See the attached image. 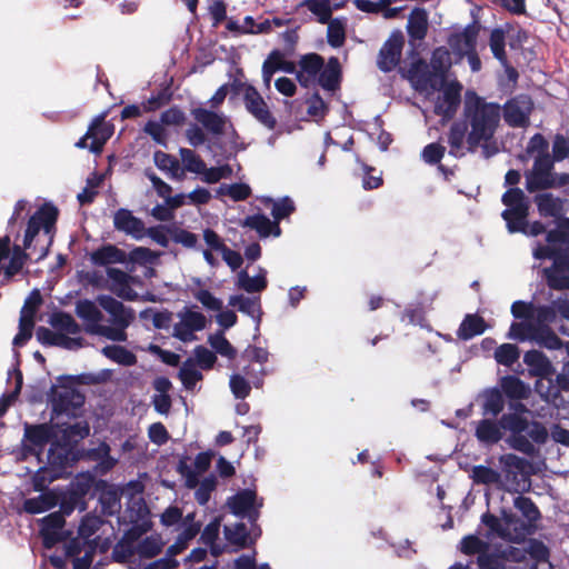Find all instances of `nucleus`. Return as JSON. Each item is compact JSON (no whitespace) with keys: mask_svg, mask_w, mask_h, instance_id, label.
I'll list each match as a JSON object with an SVG mask.
<instances>
[{"mask_svg":"<svg viewBox=\"0 0 569 569\" xmlns=\"http://www.w3.org/2000/svg\"><path fill=\"white\" fill-rule=\"evenodd\" d=\"M501 119V106L488 102L475 91H467L465 96L462 121L453 122L448 132L449 153L456 158L465 156L461 151L466 141V150L476 153L481 150L483 159H490L499 153L500 149L496 132Z\"/></svg>","mask_w":569,"mask_h":569,"instance_id":"nucleus-1","label":"nucleus"},{"mask_svg":"<svg viewBox=\"0 0 569 569\" xmlns=\"http://www.w3.org/2000/svg\"><path fill=\"white\" fill-rule=\"evenodd\" d=\"M509 408L512 412L501 415L502 427L509 432L506 442L516 451L529 457L535 456L536 445H543L548 440L549 433L546 426L523 416L529 412V409L521 400H510Z\"/></svg>","mask_w":569,"mask_h":569,"instance_id":"nucleus-2","label":"nucleus"},{"mask_svg":"<svg viewBox=\"0 0 569 569\" xmlns=\"http://www.w3.org/2000/svg\"><path fill=\"white\" fill-rule=\"evenodd\" d=\"M58 217V208L52 203L46 202L29 218L23 237L24 248L37 251V246H33L32 242L41 230L48 237L47 243L39 249L36 261H40L48 256L49 248L53 241Z\"/></svg>","mask_w":569,"mask_h":569,"instance_id":"nucleus-3","label":"nucleus"},{"mask_svg":"<svg viewBox=\"0 0 569 569\" xmlns=\"http://www.w3.org/2000/svg\"><path fill=\"white\" fill-rule=\"evenodd\" d=\"M533 200L541 217L553 218L555 228L547 232V242L569 243V217L563 214V200L549 192L538 193Z\"/></svg>","mask_w":569,"mask_h":569,"instance_id":"nucleus-4","label":"nucleus"},{"mask_svg":"<svg viewBox=\"0 0 569 569\" xmlns=\"http://www.w3.org/2000/svg\"><path fill=\"white\" fill-rule=\"evenodd\" d=\"M513 507L521 517H518L511 509H508L506 521L513 523V531L517 532L518 539L523 541L527 536L536 530L537 523L541 519V512L531 498L522 495H518L513 499Z\"/></svg>","mask_w":569,"mask_h":569,"instance_id":"nucleus-5","label":"nucleus"},{"mask_svg":"<svg viewBox=\"0 0 569 569\" xmlns=\"http://www.w3.org/2000/svg\"><path fill=\"white\" fill-rule=\"evenodd\" d=\"M499 461L502 466L503 485H509V491L519 492L530 488L529 471L530 462L515 453L500 456Z\"/></svg>","mask_w":569,"mask_h":569,"instance_id":"nucleus-6","label":"nucleus"},{"mask_svg":"<svg viewBox=\"0 0 569 569\" xmlns=\"http://www.w3.org/2000/svg\"><path fill=\"white\" fill-rule=\"evenodd\" d=\"M233 87H243V104L248 113L268 130H274L277 118L257 88L246 83H234Z\"/></svg>","mask_w":569,"mask_h":569,"instance_id":"nucleus-7","label":"nucleus"},{"mask_svg":"<svg viewBox=\"0 0 569 569\" xmlns=\"http://www.w3.org/2000/svg\"><path fill=\"white\" fill-rule=\"evenodd\" d=\"M412 88L418 92L440 90V81L435 78L429 63L421 57H417L402 73Z\"/></svg>","mask_w":569,"mask_h":569,"instance_id":"nucleus-8","label":"nucleus"},{"mask_svg":"<svg viewBox=\"0 0 569 569\" xmlns=\"http://www.w3.org/2000/svg\"><path fill=\"white\" fill-rule=\"evenodd\" d=\"M403 46L405 36L402 31L399 29L393 30L378 52V69L386 73L395 70L401 61Z\"/></svg>","mask_w":569,"mask_h":569,"instance_id":"nucleus-9","label":"nucleus"},{"mask_svg":"<svg viewBox=\"0 0 569 569\" xmlns=\"http://www.w3.org/2000/svg\"><path fill=\"white\" fill-rule=\"evenodd\" d=\"M505 122L511 128H526L530 122L533 101L528 94H519L506 101L501 108Z\"/></svg>","mask_w":569,"mask_h":569,"instance_id":"nucleus-10","label":"nucleus"},{"mask_svg":"<svg viewBox=\"0 0 569 569\" xmlns=\"http://www.w3.org/2000/svg\"><path fill=\"white\" fill-rule=\"evenodd\" d=\"M52 410L57 415H76V411L84 405V396L74 388L58 389L51 386L48 392Z\"/></svg>","mask_w":569,"mask_h":569,"instance_id":"nucleus-11","label":"nucleus"},{"mask_svg":"<svg viewBox=\"0 0 569 569\" xmlns=\"http://www.w3.org/2000/svg\"><path fill=\"white\" fill-rule=\"evenodd\" d=\"M508 509L502 508L500 517L487 511L481 516V525L487 528V531L482 535L486 539L491 540L493 538H500L510 542H520L517 532L513 531V523L506 521Z\"/></svg>","mask_w":569,"mask_h":569,"instance_id":"nucleus-12","label":"nucleus"},{"mask_svg":"<svg viewBox=\"0 0 569 569\" xmlns=\"http://www.w3.org/2000/svg\"><path fill=\"white\" fill-rule=\"evenodd\" d=\"M569 157V139L557 133L552 140V153L537 154L531 170L553 172L555 162L563 161Z\"/></svg>","mask_w":569,"mask_h":569,"instance_id":"nucleus-13","label":"nucleus"},{"mask_svg":"<svg viewBox=\"0 0 569 569\" xmlns=\"http://www.w3.org/2000/svg\"><path fill=\"white\" fill-rule=\"evenodd\" d=\"M532 254L537 260H552L553 263L551 268L569 271V243H537Z\"/></svg>","mask_w":569,"mask_h":569,"instance_id":"nucleus-14","label":"nucleus"},{"mask_svg":"<svg viewBox=\"0 0 569 569\" xmlns=\"http://www.w3.org/2000/svg\"><path fill=\"white\" fill-rule=\"evenodd\" d=\"M406 30L412 47L411 56H418L416 47L426 39L429 31V14L425 8L416 7L408 16Z\"/></svg>","mask_w":569,"mask_h":569,"instance_id":"nucleus-15","label":"nucleus"},{"mask_svg":"<svg viewBox=\"0 0 569 569\" xmlns=\"http://www.w3.org/2000/svg\"><path fill=\"white\" fill-rule=\"evenodd\" d=\"M54 438L56 432L53 426L50 423H24V440L32 446L29 447L24 445V449L31 453H36L38 457L41 455L46 445L51 442Z\"/></svg>","mask_w":569,"mask_h":569,"instance_id":"nucleus-16","label":"nucleus"},{"mask_svg":"<svg viewBox=\"0 0 569 569\" xmlns=\"http://www.w3.org/2000/svg\"><path fill=\"white\" fill-rule=\"evenodd\" d=\"M462 86L459 82H452L443 88L441 96H438L433 112L446 120L455 117L461 102Z\"/></svg>","mask_w":569,"mask_h":569,"instance_id":"nucleus-17","label":"nucleus"},{"mask_svg":"<svg viewBox=\"0 0 569 569\" xmlns=\"http://www.w3.org/2000/svg\"><path fill=\"white\" fill-rule=\"evenodd\" d=\"M559 313L563 319L569 320V300L567 297H559L551 305H542L533 308L536 325L549 326L553 323Z\"/></svg>","mask_w":569,"mask_h":569,"instance_id":"nucleus-18","label":"nucleus"},{"mask_svg":"<svg viewBox=\"0 0 569 569\" xmlns=\"http://www.w3.org/2000/svg\"><path fill=\"white\" fill-rule=\"evenodd\" d=\"M325 66L322 56L311 52L301 56L297 80L303 88H309Z\"/></svg>","mask_w":569,"mask_h":569,"instance_id":"nucleus-19","label":"nucleus"},{"mask_svg":"<svg viewBox=\"0 0 569 569\" xmlns=\"http://www.w3.org/2000/svg\"><path fill=\"white\" fill-rule=\"evenodd\" d=\"M100 307L111 316L113 325L128 327L134 318L131 308H127L121 301L108 295H100L97 298Z\"/></svg>","mask_w":569,"mask_h":569,"instance_id":"nucleus-20","label":"nucleus"},{"mask_svg":"<svg viewBox=\"0 0 569 569\" xmlns=\"http://www.w3.org/2000/svg\"><path fill=\"white\" fill-rule=\"evenodd\" d=\"M523 362L528 366L530 375L538 378L537 381H543L556 375L555 367L542 351L532 349L525 352Z\"/></svg>","mask_w":569,"mask_h":569,"instance_id":"nucleus-21","label":"nucleus"},{"mask_svg":"<svg viewBox=\"0 0 569 569\" xmlns=\"http://www.w3.org/2000/svg\"><path fill=\"white\" fill-rule=\"evenodd\" d=\"M191 114L206 131L217 137L224 133L226 126L229 122L223 113L201 107L193 109Z\"/></svg>","mask_w":569,"mask_h":569,"instance_id":"nucleus-22","label":"nucleus"},{"mask_svg":"<svg viewBox=\"0 0 569 569\" xmlns=\"http://www.w3.org/2000/svg\"><path fill=\"white\" fill-rule=\"evenodd\" d=\"M113 227L116 230L130 234L134 239H141L146 231L143 221L124 208H120L114 212Z\"/></svg>","mask_w":569,"mask_h":569,"instance_id":"nucleus-23","label":"nucleus"},{"mask_svg":"<svg viewBox=\"0 0 569 569\" xmlns=\"http://www.w3.org/2000/svg\"><path fill=\"white\" fill-rule=\"evenodd\" d=\"M503 430L501 418H483L476 423L475 437L481 445L493 446L503 438Z\"/></svg>","mask_w":569,"mask_h":569,"instance_id":"nucleus-24","label":"nucleus"},{"mask_svg":"<svg viewBox=\"0 0 569 569\" xmlns=\"http://www.w3.org/2000/svg\"><path fill=\"white\" fill-rule=\"evenodd\" d=\"M483 417L497 418L505 408V396L497 387L483 389L477 397Z\"/></svg>","mask_w":569,"mask_h":569,"instance_id":"nucleus-25","label":"nucleus"},{"mask_svg":"<svg viewBox=\"0 0 569 569\" xmlns=\"http://www.w3.org/2000/svg\"><path fill=\"white\" fill-rule=\"evenodd\" d=\"M48 466L63 476L66 469L76 460L72 449L58 440L52 441L47 455Z\"/></svg>","mask_w":569,"mask_h":569,"instance_id":"nucleus-26","label":"nucleus"},{"mask_svg":"<svg viewBox=\"0 0 569 569\" xmlns=\"http://www.w3.org/2000/svg\"><path fill=\"white\" fill-rule=\"evenodd\" d=\"M341 80L342 70L339 59L330 57L318 74V83L322 89L335 92L340 88Z\"/></svg>","mask_w":569,"mask_h":569,"instance_id":"nucleus-27","label":"nucleus"},{"mask_svg":"<svg viewBox=\"0 0 569 569\" xmlns=\"http://www.w3.org/2000/svg\"><path fill=\"white\" fill-rule=\"evenodd\" d=\"M480 29V23L476 20L472 21L471 23L467 24L461 32L450 36V46L456 49H465V51L468 53H475Z\"/></svg>","mask_w":569,"mask_h":569,"instance_id":"nucleus-28","label":"nucleus"},{"mask_svg":"<svg viewBox=\"0 0 569 569\" xmlns=\"http://www.w3.org/2000/svg\"><path fill=\"white\" fill-rule=\"evenodd\" d=\"M106 113H102L93 119L87 130V137H91L89 150L94 153L101 152L104 143L112 136V129L107 126Z\"/></svg>","mask_w":569,"mask_h":569,"instance_id":"nucleus-29","label":"nucleus"},{"mask_svg":"<svg viewBox=\"0 0 569 569\" xmlns=\"http://www.w3.org/2000/svg\"><path fill=\"white\" fill-rule=\"evenodd\" d=\"M241 226L256 230L261 238L280 237L281 234L280 226L262 213L247 216L241 221Z\"/></svg>","mask_w":569,"mask_h":569,"instance_id":"nucleus-30","label":"nucleus"},{"mask_svg":"<svg viewBox=\"0 0 569 569\" xmlns=\"http://www.w3.org/2000/svg\"><path fill=\"white\" fill-rule=\"evenodd\" d=\"M513 30V23L506 22L502 27L491 30L489 36V47L492 56L502 64L507 66L508 56L506 52V34Z\"/></svg>","mask_w":569,"mask_h":569,"instance_id":"nucleus-31","label":"nucleus"},{"mask_svg":"<svg viewBox=\"0 0 569 569\" xmlns=\"http://www.w3.org/2000/svg\"><path fill=\"white\" fill-rule=\"evenodd\" d=\"M546 380L547 390L543 389V381H536L535 385L536 391L546 400L558 398L561 391H569V375L563 370L556 375L555 380L553 377L546 378Z\"/></svg>","mask_w":569,"mask_h":569,"instance_id":"nucleus-32","label":"nucleus"},{"mask_svg":"<svg viewBox=\"0 0 569 569\" xmlns=\"http://www.w3.org/2000/svg\"><path fill=\"white\" fill-rule=\"evenodd\" d=\"M224 539L233 547L232 551H238L251 547L254 541L250 537V532L243 522L234 525H226L223 527Z\"/></svg>","mask_w":569,"mask_h":569,"instance_id":"nucleus-33","label":"nucleus"},{"mask_svg":"<svg viewBox=\"0 0 569 569\" xmlns=\"http://www.w3.org/2000/svg\"><path fill=\"white\" fill-rule=\"evenodd\" d=\"M257 503V493L251 489H243L228 499V507L237 517H246Z\"/></svg>","mask_w":569,"mask_h":569,"instance_id":"nucleus-34","label":"nucleus"},{"mask_svg":"<svg viewBox=\"0 0 569 569\" xmlns=\"http://www.w3.org/2000/svg\"><path fill=\"white\" fill-rule=\"evenodd\" d=\"M509 400H523L530 395V388L520 378L513 375L503 376L500 379V388Z\"/></svg>","mask_w":569,"mask_h":569,"instance_id":"nucleus-35","label":"nucleus"},{"mask_svg":"<svg viewBox=\"0 0 569 569\" xmlns=\"http://www.w3.org/2000/svg\"><path fill=\"white\" fill-rule=\"evenodd\" d=\"M77 316L84 321V331L89 333L90 327H100L103 315L91 300H79L76 305Z\"/></svg>","mask_w":569,"mask_h":569,"instance_id":"nucleus-36","label":"nucleus"},{"mask_svg":"<svg viewBox=\"0 0 569 569\" xmlns=\"http://www.w3.org/2000/svg\"><path fill=\"white\" fill-rule=\"evenodd\" d=\"M486 329L487 323L482 317L469 313L466 315V317L461 321L457 330V337L462 341H467L476 336L482 335L486 331Z\"/></svg>","mask_w":569,"mask_h":569,"instance_id":"nucleus-37","label":"nucleus"},{"mask_svg":"<svg viewBox=\"0 0 569 569\" xmlns=\"http://www.w3.org/2000/svg\"><path fill=\"white\" fill-rule=\"evenodd\" d=\"M11 251V258L9 260V263L4 267L3 273L6 279H11L13 276L19 273L28 259L30 258V254L33 253L32 249H26L24 244H13Z\"/></svg>","mask_w":569,"mask_h":569,"instance_id":"nucleus-38","label":"nucleus"},{"mask_svg":"<svg viewBox=\"0 0 569 569\" xmlns=\"http://www.w3.org/2000/svg\"><path fill=\"white\" fill-rule=\"evenodd\" d=\"M470 478L476 485L496 486L498 488L503 487L502 475L488 466H473Z\"/></svg>","mask_w":569,"mask_h":569,"instance_id":"nucleus-39","label":"nucleus"},{"mask_svg":"<svg viewBox=\"0 0 569 569\" xmlns=\"http://www.w3.org/2000/svg\"><path fill=\"white\" fill-rule=\"evenodd\" d=\"M124 252L112 244H106L94 250L91 256V262L96 266H107L114 262L124 261Z\"/></svg>","mask_w":569,"mask_h":569,"instance_id":"nucleus-40","label":"nucleus"},{"mask_svg":"<svg viewBox=\"0 0 569 569\" xmlns=\"http://www.w3.org/2000/svg\"><path fill=\"white\" fill-rule=\"evenodd\" d=\"M153 161L160 170L169 172L171 178L177 180L184 178V170L176 157L158 150L153 153Z\"/></svg>","mask_w":569,"mask_h":569,"instance_id":"nucleus-41","label":"nucleus"},{"mask_svg":"<svg viewBox=\"0 0 569 569\" xmlns=\"http://www.w3.org/2000/svg\"><path fill=\"white\" fill-rule=\"evenodd\" d=\"M480 530H478L477 533L462 537L459 550L466 556L479 557L483 551L490 549V540L480 538Z\"/></svg>","mask_w":569,"mask_h":569,"instance_id":"nucleus-42","label":"nucleus"},{"mask_svg":"<svg viewBox=\"0 0 569 569\" xmlns=\"http://www.w3.org/2000/svg\"><path fill=\"white\" fill-rule=\"evenodd\" d=\"M530 208H511L501 212L502 219L506 221L507 229L510 233L523 231L529 216Z\"/></svg>","mask_w":569,"mask_h":569,"instance_id":"nucleus-43","label":"nucleus"},{"mask_svg":"<svg viewBox=\"0 0 569 569\" xmlns=\"http://www.w3.org/2000/svg\"><path fill=\"white\" fill-rule=\"evenodd\" d=\"M526 189L529 192L553 189V172L530 170L526 172Z\"/></svg>","mask_w":569,"mask_h":569,"instance_id":"nucleus-44","label":"nucleus"},{"mask_svg":"<svg viewBox=\"0 0 569 569\" xmlns=\"http://www.w3.org/2000/svg\"><path fill=\"white\" fill-rule=\"evenodd\" d=\"M237 286L248 293L263 291L268 286L264 270L261 269V273L257 274L256 277H250L247 270H241L238 273Z\"/></svg>","mask_w":569,"mask_h":569,"instance_id":"nucleus-45","label":"nucleus"},{"mask_svg":"<svg viewBox=\"0 0 569 569\" xmlns=\"http://www.w3.org/2000/svg\"><path fill=\"white\" fill-rule=\"evenodd\" d=\"M448 51L442 48L433 50L430 59V69L435 72V78L439 79L440 87L442 88L446 82L447 73L450 68V62L447 60Z\"/></svg>","mask_w":569,"mask_h":569,"instance_id":"nucleus-46","label":"nucleus"},{"mask_svg":"<svg viewBox=\"0 0 569 569\" xmlns=\"http://www.w3.org/2000/svg\"><path fill=\"white\" fill-rule=\"evenodd\" d=\"M49 322L54 329L61 331V333L78 335L81 332V326L70 313L64 311L53 312Z\"/></svg>","mask_w":569,"mask_h":569,"instance_id":"nucleus-47","label":"nucleus"},{"mask_svg":"<svg viewBox=\"0 0 569 569\" xmlns=\"http://www.w3.org/2000/svg\"><path fill=\"white\" fill-rule=\"evenodd\" d=\"M261 201L266 206L272 204L271 214L273 217V221L277 222L278 224L282 219L288 218L296 211L295 202L289 197H283L278 201H274L272 198L266 197Z\"/></svg>","mask_w":569,"mask_h":569,"instance_id":"nucleus-48","label":"nucleus"},{"mask_svg":"<svg viewBox=\"0 0 569 569\" xmlns=\"http://www.w3.org/2000/svg\"><path fill=\"white\" fill-rule=\"evenodd\" d=\"M102 355L122 366L130 367L137 363L136 355L122 346H106L102 348Z\"/></svg>","mask_w":569,"mask_h":569,"instance_id":"nucleus-49","label":"nucleus"},{"mask_svg":"<svg viewBox=\"0 0 569 569\" xmlns=\"http://www.w3.org/2000/svg\"><path fill=\"white\" fill-rule=\"evenodd\" d=\"M533 342L549 350H558L562 347V340L549 326H540L535 332Z\"/></svg>","mask_w":569,"mask_h":569,"instance_id":"nucleus-50","label":"nucleus"},{"mask_svg":"<svg viewBox=\"0 0 569 569\" xmlns=\"http://www.w3.org/2000/svg\"><path fill=\"white\" fill-rule=\"evenodd\" d=\"M229 306L237 307L240 312L250 317L261 313L260 297H246L243 295H234L229 298Z\"/></svg>","mask_w":569,"mask_h":569,"instance_id":"nucleus-51","label":"nucleus"},{"mask_svg":"<svg viewBox=\"0 0 569 569\" xmlns=\"http://www.w3.org/2000/svg\"><path fill=\"white\" fill-rule=\"evenodd\" d=\"M538 325L530 321H515L511 323L508 338L520 342L532 341Z\"/></svg>","mask_w":569,"mask_h":569,"instance_id":"nucleus-52","label":"nucleus"},{"mask_svg":"<svg viewBox=\"0 0 569 569\" xmlns=\"http://www.w3.org/2000/svg\"><path fill=\"white\" fill-rule=\"evenodd\" d=\"M300 7H307L321 24L331 20L332 8L329 0H302Z\"/></svg>","mask_w":569,"mask_h":569,"instance_id":"nucleus-53","label":"nucleus"},{"mask_svg":"<svg viewBox=\"0 0 569 569\" xmlns=\"http://www.w3.org/2000/svg\"><path fill=\"white\" fill-rule=\"evenodd\" d=\"M208 342L214 350V353H219L220 356L226 357L228 359L236 358L237 350L224 337L223 331H218L213 335H210L208 338Z\"/></svg>","mask_w":569,"mask_h":569,"instance_id":"nucleus-54","label":"nucleus"},{"mask_svg":"<svg viewBox=\"0 0 569 569\" xmlns=\"http://www.w3.org/2000/svg\"><path fill=\"white\" fill-rule=\"evenodd\" d=\"M477 566L479 569H507L502 562L501 553L499 548H493L483 551L477 557Z\"/></svg>","mask_w":569,"mask_h":569,"instance_id":"nucleus-55","label":"nucleus"},{"mask_svg":"<svg viewBox=\"0 0 569 569\" xmlns=\"http://www.w3.org/2000/svg\"><path fill=\"white\" fill-rule=\"evenodd\" d=\"M520 358V349L512 343H502L495 351V359L499 365L511 367Z\"/></svg>","mask_w":569,"mask_h":569,"instance_id":"nucleus-56","label":"nucleus"},{"mask_svg":"<svg viewBox=\"0 0 569 569\" xmlns=\"http://www.w3.org/2000/svg\"><path fill=\"white\" fill-rule=\"evenodd\" d=\"M179 154L184 166L183 170L200 174L204 170L206 162L196 151L188 148H180Z\"/></svg>","mask_w":569,"mask_h":569,"instance_id":"nucleus-57","label":"nucleus"},{"mask_svg":"<svg viewBox=\"0 0 569 569\" xmlns=\"http://www.w3.org/2000/svg\"><path fill=\"white\" fill-rule=\"evenodd\" d=\"M501 202L507 207L511 208H530V203L525 192L518 188H509L501 197Z\"/></svg>","mask_w":569,"mask_h":569,"instance_id":"nucleus-58","label":"nucleus"},{"mask_svg":"<svg viewBox=\"0 0 569 569\" xmlns=\"http://www.w3.org/2000/svg\"><path fill=\"white\" fill-rule=\"evenodd\" d=\"M327 41L332 48L343 46L346 41V29L343 22L339 19H331L328 22Z\"/></svg>","mask_w":569,"mask_h":569,"instance_id":"nucleus-59","label":"nucleus"},{"mask_svg":"<svg viewBox=\"0 0 569 569\" xmlns=\"http://www.w3.org/2000/svg\"><path fill=\"white\" fill-rule=\"evenodd\" d=\"M61 477L59 472L49 466L40 467L32 478L33 488L36 491H43L49 483Z\"/></svg>","mask_w":569,"mask_h":569,"instance_id":"nucleus-60","label":"nucleus"},{"mask_svg":"<svg viewBox=\"0 0 569 569\" xmlns=\"http://www.w3.org/2000/svg\"><path fill=\"white\" fill-rule=\"evenodd\" d=\"M179 378L187 390H192L203 376L193 367L192 360L188 359L180 369Z\"/></svg>","mask_w":569,"mask_h":569,"instance_id":"nucleus-61","label":"nucleus"},{"mask_svg":"<svg viewBox=\"0 0 569 569\" xmlns=\"http://www.w3.org/2000/svg\"><path fill=\"white\" fill-rule=\"evenodd\" d=\"M94 485V478L91 475H79L76 477V480L71 483L70 492L86 501L87 496L91 491Z\"/></svg>","mask_w":569,"mask_h":569,"instance_id":"nucleus-62","label":"nucleus"},{"mask_svg":"<svg viewBox=\"0 0 569 569\" xmlns=\"http://www.w3.org/2000/svg\"><path fill=\"white\" fill-rule=\"evenodd\" d=\"M565 270H558L555 268H546L543 270L547 284L553 290H566L569 289V274L563 273Z\"/></svg>","mask_w":569,"mask_h":569,"instance_id":"nucleus-63","label":"nucleus"},{"mask_svg":"<svg viewBox=\"0 0 569 569\" xmlns=\"http://www.w3.org/2000/svg\"><path fill=\"white\" fill-rule=\"evenodd\" d=\"M162 550V542L152 536L146 537L137 547V552L141 558L151 559L158 556Z\"/></svg>","mask_w":569,"mask_h":569,"instance_id":"nucleus-64","label":"nucleus"}]
</instances>
